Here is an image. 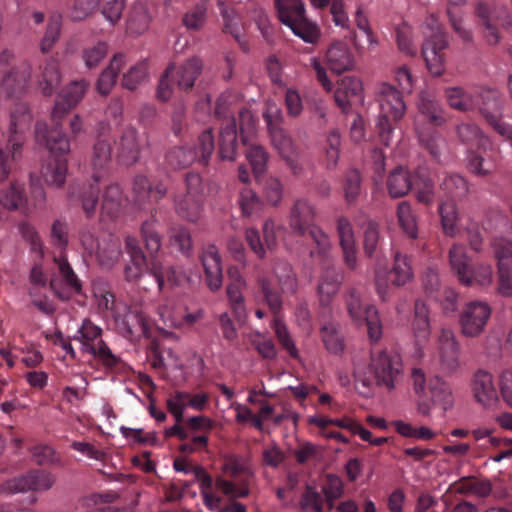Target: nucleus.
<instances>
[{"mask_svg":"<svg viewBox=\"0 0 512 512\" xmlns=\"http://www.w3.org/2000/svg\"><path fill=\"white\" fill-rule=\"evenodd\" d=\"M90 84L85 79L74 80L67 84L59 93L52 110V126L45 122H37L36 140L45 146L54 156L42 168V176L48 185L61 187L66 180L67 158L70 152V141L62 132L61 120L75 108L88 91Z\"/></svg>","mask_w":512,"mask_h":512,"instance_id":"obj_1","label":"nucleus"},{"mask_svg":"<svg viewBox=\"0 0 512 512\" xmlns=\"http://www.w3.org/2000/svg\"><path fill=\"white\" fill-rule=\"evenodd\" d=\"M395 79L401 92L388 83H382L378 90L380 114L376 127L380 141L385 146H389L392 139V122L400 120L406 111L402 93H410L413 87L412 75L406 67L397 69Z\"/></svg>","mask_w":512,"mask_h":512,"instance_id":"obj_2","label":"nucleus"},{"mask_svg":"<svg viewBox=\"0 0 512 512\" xmlns=\"http://www.w3.org/2000/svg\"><path fill=\"white\" fill-rule=\"evenodd\" d=\"M317 211L315 205L307 198H297L293 201L288 214V225L297 236H308L314 247L310 257L316 260H326L331 250L329 236L316 224Z\"/></svg>","mask_w":512,"mask_h":512,"instance_id":"obj_3","label":"nucleus"},{"mask_svg":"<svg viewBox=\"0 0 512 512\" xmlns=\"http://www.w3.org/2000/svg\"><path fill=\"white\" fill-rule=\"evenodd\" d=\"M105 127L101 128L98 139L93 146L91 167L93 170V183L84 185L77 193L81 207L87 218H91L95 212L99 200L98 184L106 177L111 164V143L105 138Z\"/></svg>","mask_w":512,"mask_h":512,"instance_id":"obj_4","label":"nucleus"},{"mask_svg":"<svg viewBox=\"0 0 512 512\" xmlns=\"http://www.w3.org/2000/svg\"><path fill=\"white\" fill-rule=\"evenodd\" d=\"M275 280L269 277L258 279V289L264 303L273 316L280 320L283 305V294H294L297 290V279L291 265L283 260L275 262L273 267Z\"/></svg>","mask_w":512,"mask_h":512,"instance_id":"obj_5","label":"nucleus"},{"mask_svg":"<svg viewBox=\"0 0 512 512\" xmlns=\"http://www.w3.org/2000/svg\"><path fill=\"white\" fill-rule=\"evenodd\" d=\"M32 114L24 102L15 104L10 114L9 135L5 148H0V181L8 179L14 160L21 154L26 140L25 133L31 127Z\"/></svg>","mask_w":512,"mask_h":512,"instance_id":"obj_6","label":"nucleus"},{"mask_svg":"<svg viewBox=\"0 0 512 512\" xmlns=\"http://www.w3.org/2000/svg\"><path fill=\"white\" fill-rule=\"evenodd\" d=\"M156 224L157 222L153 215L152 219L145 221L141 227L142 237L151 257L150 275L154 277L159 290H162L165 286H180L188 280L186 274L173 267H164L160 261L155 258V254L161 247V236L156 229Z\"/></svg>","mask_w":512,"mask_h":512,"instance_id":"obj_7","label":"nucleus"},{"mask_svg":"<svg viewBox=\"0 0 512 512\" xmlns=\"http://www.w3.org/2000/svg\"><path fill=\"white\" fill-rule=\"evenodd\" d=\"M185 190L173 197L176 214L189 222L196 223L202 216L206 192L203 178L195 172L184 177Z\"/></svg>","mask_w":512,"mask_h":512,"instance_id":"obj_8","label":"nucleus"},{"mask_svg":"<svg viewBox=\"0 0 512 512\" xmlns=\"http://www.w3.org/2000/svg\"><path fill=\"white\" fill-rule=\"evenodd\" d=\"M214 150V135L212 129L208 128L198 136L194 147L175 146L171 148L166 154L165 162L172 170L185 169L195 161L206 166Z\"/></svg>","mask_w":512,"mask_h":512,"instance_id":"obj_9","label":"nucleus"},{"mask_svg":"<svg viewBox=\"0 0 512 512\" xmlns=\"http://www.w3.org/2000/svg\"><path fill=\"white\" fill-rule=\"evenodd\" d=\"M275 6L281 23L288 26L296 36L306 43L318 42L320 29L306 18L302 0H275Z\"/></svg>","mask_w":512,"mask_h":512,"instance_id":"obj_10","label":"nucleus"},{"mask_svg":"<svg viewBox=\"0 0 512 512\" xmlns=\"http://www.w3.org/2000/svg\"><path fill=\"white\" fill-rule=\"evenodd\" d=\"M93 295L95 298L97 310L104 317H111L112 320H147V317L137 309L132 310L126 304L117 302L114 294L111 292L109 283L99 278L93 281Z\"/></svg>","mask_w":512,"mask_h":512,"instance_id":"obj_11","label":"nucleus"},{"mask_svg":"<svg viewBox=\"0 0 512 512\" xmlns=\"http://www.w3.org/2000/svg\"><path fill=\"white\" fill-rule=\"evenodd\" d=\"M369 371L377 386L392 390L402 373L401 357L393 351L371 348Z\"/></svg>","mask_w":512,"mask_h":512,"instance_id":"obj_12","label":"nucleus"},{"mask_svg":"<svg viewBox=\"0 0 512 512\" xmlns=\"http://www.w3.org/2000/svg\"><path fill=\"white\" fill-rule=\"evenodd\" d=\"M452 270L459 281L466 286H487L492 282L493 271L490 265L478 264L471 267L463 245L454 244L449 252Z\"/></svg>","mask_w":512,"mask_h":512,"instance_id":"obj_13","label":"nucleus"},{"mask_svg":"<svg viewBox=\"0 0 512 512\" xmlns=\"http://www.w3.org/2000/svg\"><path fill=\"white\" fill-rule=\"evenodd\" d=\"M83 249L94 255L98 264L105 269L112 268L122 255L120 240L112 234L95 238L88 229H82L79 234Z\"/></svg>","mask_w":512,"mask_h":512,"instance_id":"obj_14","label":"nucleus"},{"mask_svg":"<svg viewBox=\"0 0 512 512\" xmlns=\"http://www.w3.org/2000/svg\"><path fill=\"white\" fill-rule=\"evenodd\" d=\"M445 98L449 106L455 110L466 112L478 108L485 117L486 112L490 109L499 110L500 101L496 91H483L481 95H476L462 87H448L444 91Z\"/></svg>","mask_w":512,"mask_h":512,"instance_id":"obj_15","label":"nucleus"},{"mask_svg":"<svg viewBox=\"0 0 512 512\" xmlns=\"http://www.w3.org/2000/svg\"><path fill=\"white\" fill-rule=\"evenodd\" d=\"M56 270L52 272L49 287L54 295L62 301H67L82 293V281L74 272L65 254L54 257Z\"/></svg>","mask_w":512,"mask_h":512,"instance_id":"obj_16","label":"nucleus"},{"mask_svg":"<svg viewBox=\"0 0 512 512\" xmlns=\"http://www.w3.org/2000/svg\"><path fill=\"white\" fill-rule=\"evenodd\" d=\"M413 273L409 258L396 252L394 255V264L389 272L380 268L375 269V287L378 296L382 300L390 297V284L395 287L405 285L412 279Z\"/></svg>","mask_w":512,"mask_h":512,"instance_id":"obj_17","label":"nucleus"},{"mask_svg":"<svg viewBox=\"0 0 512 512\" xmlns=\"http://www.w3.org/2000/svg\"><path fill=\"white\" fill-rule=\"evenodd\" d=\"M13 55L9 51L0 54V93L7 97H19L26 89L30 78V69L26 64L11 67Z\"/></svg>","mask_w":512,"mask_h":512,"instance_id":"obj_18","label":"nucleus"},{"mask_svg":"<svg viewBox=\"0 0 512 512\" xmlns=\"http://www.w3.org/2000/svg\"><path fill=\"white\" fill-rule=\"evenodd\" d=\"M447 47V34L439 27L436 30L431 28V33L426 36L422 44V57L428 71L433 76H440L445 71V50Z\"/></svg>","mask_w":512,"mask_h":512,"instance_id":"obj_19","label":"nucleus"},{"mask_svg":"<svg viewBox=\"0 0 512 512\" xmlns=\"http://www.w3.org/2000/svg\"><path fill=\"white\" fill-rule=\"evenodd\" d=\"M476 14L483 26V34L489 45H496L500 41L498 26L509 29L511 20L507 9L499 10L491 8L483 2H479L476 6Z\"/></svg>","mask_w":512,"mask_h":512,"instance_id":"obj_20","label":"nucleus"},{"mask_svg":"<svg viewBox=\"0 0 512 512\" xmlns=\"http://www.w3.org/2000/svg\"><path fill=\"white\" fill-rule=\"evenodd\" d=\"M497 259L499 293L503 296L512 295V241L506 238H497L493 243Z\"/></svg>","mask_w":512,"mask_h":512,"instance_id":"obj_21","label":"nucleus"},{"mask_svg":"<svg viewBox=\"0 0 512 512\" xmlns=\"http://www.w3.org/2000/svg\"><path fill=\"white\" fill-rule=\"evenodd\" d=\"M281 227L272 218L265 220L263 224L264 244L261 241L259 231L255 228H248L245 231V239L250 249L259 257H265V248L272 250L277 245V232Z\"/></svg>","mask_w":512,"mask_h":512,"instance_id":"obj_22","label":"nucleus"},{"mask_svg":"<svg viewBox=\"0 0 512 512\" xmlns=\"http://www.w3.org/2000/svg\"><path fill=\"white\" fill-rule=\"evenodd\" d=\"M271 138V143L280 156L292 153L297 147L280 127L281 112L277 107H268L263 115Z\"/></svg>","mask_w":512,"mask_h":512,"instance_id":"obj_23","label":"nucleus"},{"mask_svg":"<svg viewBox=\"0 0 512 512\" xmlns=\"http://www.w3.org/2000/svg\"><path fill=\"white\" fill-rule=\"evenodd\" d=\"M167 187L162 182L152 183L144 175H136L132 183V193L135 203L143 206L158 202L167 194Z\"/></svg>","mask_w":512,"mask_h":512,"instance_id":"obj_24","label":"nucleus"},{"mask_svg":"<svg viewBox=\"0 0 512 512\" xmlns=\"http://www.w3.org/2000/svg\"><path fill=\"white\" fill-rule=\"evenodd\" d=\"M243 145L242 140L239 141L237 134V121L235 118L227 120L226 123H221L218 140V154L222 160L234 161L239 149L247 147Z\"/></svg>","mask_w":512,"mask_h":512,"instance_id":"obj_25","label":"nucleus"},{"mask_svg":"<svg viewBox=\"0 0 512 512\" xmlns=\"http://www.w3.org/2000/svg\"><path fill=\"white\" fill-rule=\"evenodd\" d=\"M326 265L318 284L320 305L328 307L333 297L337 294L342 283L343 276L339 269L330 266V254L326 260H319Z\"/></svg>","mask_w":512,"mask_h":512,"instance_id":"obj_26","label":"nucleus"},{"mask_svg":"<svg viewBox=\"0 0 512 512\" xmlns=\"http://www.w3.org/2000/svg\"><path fill=\"white\" fill-rule=\"evenodd\" d=\"M439 355L440 364L444 372L451 374L455 372L459 365V345L454 333L443 328L439 336Z\"/></svg>","mask_w":512,"mask_h":512,"instance_id":"obj_27","label":"nucleus"},{"mask_svg":"<svg viewBox=\"0 0 512 512\" xmlns=\"http://www.w3.org/2000/svg\"><path fill=\"white\" fill-rule=\"evenodd\" d=\"M201 263L204 268L208 287L212 291L218 290L222 286L223 274L221 257L215 245L209 244L204 247L201 255Z\"/></svg>","mask_w":512,"mask_h":512,"instance_id":"obj_28","label":"nucleus"},{"mask_svg":"<svg viewBox=\"0 0 512 512\" xmlns=\"http://www.w3.org/2000/svg\"><path fill=\"white\" fill-rule=\"evenodd\" d=\"M473 394L476 401L485 408H492L498 403L499 398L491 373L478 370L474 374Z\"/></svg>","mask_w":512,"mask_h":512,"instance_id":"obj_29","label":"nucleus"},{"mask_svg":"<svg viewBox=\"0 0 512 512\" xmlns=\"http://www.w3.org/2000/svg\"><path fill=\"white\" fill-rule=\"evenodd\" d=\"M126 250L130 256L131 264L126 265L124 274L129 282L137 281L144 273L150 274V263L144 256L136 238L128 236L125 239Z\"/></svg>","mask_w":512,"mask_h":512,"instance_id":"obj_30","label":"nucleus"},{"mask_svg":"<svg viewBox=\"0 0 512 512\" xmlns=\"http://www.w3.org/2000/svg\"><path fill=\"white\" fill-rule=\"evenodd\" d=\"M327 65L336 74L351 70L354 66L353 55L345 43H333L326 53Z\"/></svg>","mask_w":512,"mask_h":512,"instance_id":"obj_31","label":"nucleus"},{"mask_svg":"<svg viewBox=\"0 0 512 512\" xmlns=\"http://www.w3.org/2000/svg\"><path fill=\"white\" fill-rule=\"evenodd\" d=\"M416 132L420 145L436 160L440 159L446 148L445 138L435 129L420 124L416 121Z\"/></svg>","mask_w":512,"mask_h":512,"instance_id":"obj_32","label":"nucleus"},{"mask_svg":"<svg viewBox=\"0 0 512 512\" xmlns=\"http://www.w3.org/2000/svg\"><path fill=\"white\" fill-rule=\"evenodd\" d=\"M220 14L223 19V31L229 33L239 43L241 49L245 52L248 51V47L245 41L242 40V24L240 17L235 12L234 8L230 7L223 0L217 1Z\"/></svg>","mask_w":512,"mask_h":512,"instance_id":"obj_33","label":"nucleus"},{"mask_svg":"<svg viewBox=\"0 0 512 512\" xmlns=\"http://www.w3.org/2000/svg\"><path fill=\"white\" fill-rule=\"evenodd\" d=\"M27 204L24 184L12 181L0 188V205L8 211L21 210Z\"/></svg>","mask_w":512,"mask_h":512,"instance_id":"obj_34","label":"nucleus"},{"mask_svg":"<svg viewBox=\"0 0 512 512\" xmlns=\"http://www.w3.org/2000/svg\"><path fill=\"white\" fill-rule=\"evenodd\" d=\"M140 147L137 132L133 128L123 131L118 144V159L125 166L135 164L139 159Z\"/></svg>","mask_w":512,"mask_h":512,"instance_id":"obj_35","label":"nucleus"},{"mask_svg":"<svg viewBox=\"0 0 512 512\" xmlns=\"http://www.w3.org/2000/svg\"><path fill=\"white\" fill-rule=\"evenodd\" d=\"M202 71V61L193 57L180 67L174 65V79L179 90L188 91L193 88L195 80Z\"/></svg>","mask_w":512,"mask_h":512,"instance_id":"obj_36","label":"nucleus"},{"mask_svg":"<svg viewBox=\"0 0 512 512\" xmlns=\"http://www.w3.org/2000/svg\"><path fill=\"white\" fill-rule=\"evenodd\" d=\"M123 205V192L117 183L108 185L102 195L101 218L103 220L116 219Z\"/></svg>","mask_w":512,"mask_h":512,"instance_id":"obj_37","label":"nucleus"},{"mask_svg":"<svg viewBox=\"0 0 512 512\" xmlns=\"http://www.w3.org/2000/svg\"><path fill=\"white\" fill-rule=\"evenodd\" d=\"M347 309L353 320H377L378 311L367 299H363L356 290H351L347 298Z\"/></svg>","mask_w":512,"mask_h":512,"instance_id":"obj_38","label":"nucleus"},{"mask_svg":"<svg viewBox=\"0 0 512 512\" xmlns=\"http://www.w3.org/2000/svg\"><path fill=\"white\" fill-rule=\"evenodd\" d=\"M413 183L411 173L401 166L391 171L386 181L388 193L392 198L405 196L411 190Z\"/></svg>","mask_w":512,"mask_h":512,"instance_id":"obj_39","label":"nucleus"},{"mask_svg":"<svg viewBox=\"0 0 512 512\" xmlns=\"http://www.w3.org/2000/svg\"><path fill=\"white\" fill-rule=\"evenodd\" d=\"M30 281L33 286L30 290V295L33 297L32 302L34 306L37 307L46 315H50L55 310L53 303L49 301L46 297L39 298L36 296V289L46 288L47 286V278L44 274L41 265L35 264L32 267L30 272Z\"/></svg>","mask_w":512,"mask_h":512,"instance_id":"obj_40","label":"nucleus"},{"mask_svg":"<svg viewBox=\"0 0 512 512\" xmlns=\"http://www.w3.org/2000/svg\"><path fill=\"white\" fill-rule=\"evenodd\" d=\"M39 69V87L43 95L51 96L58 89L61 82V73L58 63L53 59L47 60Z\"/></svg>","mask_w":512,"mask_h":512,"instance_id":"obj_41","label":"nucleus"},{"mask_svg":"<svg viewBox=\"0 0 512 512\" xmlns=\"http://www.w3.org/2000/svg\"><path fill=\"white\" fill-rule=\"evenodd\" d=\"M124 66V55L116 54L110 61L109 66L102 71L97 83L96 89L99 94L106 96L110 93L116 83L118 73Z\"/></svg>","mask_w":512,"mask_h":512,"instance_id":"obj_42","label":"nucleus"},{"mask_svg":"<svg viewBox=\"0 0 512 512\" xmlns=\"http://www.w3.org/2000/svg\"><path fill=\"white\" fill-rule=\"evenodd\" d=\"M150 15L146 7L142 3H135L127 17L126 31L127 33L139 36L145 33L149 27Z\"/></svg>","mask_w":512,"mask_h":512,"instance_id":"obj_43","label":"nucleus"},{"mask_svg":"<svg viewBox=\"0 0 512 512\" xmlns=\"http://www.w3.org/2000/svg\"><path fill=\"white\" fill-rule=\"evenodd\" d=\"M456 133L459 141L469 148L478 147L485 148L489 144L488 138H486L479 127L470 122H463L456 128Z\"/></svg>","mask_w":512,"mask_h":512,"instance_id":"obj_44","label":"nucleus"},{"mask_svg":"<svg viewBox=\"0 0 512 512\" xmlns=\"http://www.w3.org/2000/svg\"><path fill=\"white\" fill-rule=\"evenodd\" d=\"M431 400L434 405L447 411L453 406L454 400L450 386L440 377H434L429 382Z\"/></svg>","mask_w":512,"mask_h":512,"instance_id":"obj_45","label":"nucleus"},{"mask_svg":"<svg viewBox=\"0 0 512 512\" xmlns=\"http://www.w3.org/2000/svg\"><path fill=\"white\" fill-rule=\"evenodd\" d=\"M245 285V280H234L228 284L226 289L236 320H243L247 317L244 298L242 295V289Z\"/></svg>","mask_w":512,"mask_h":512,"instance_id":"obj_46","label":"nucleus"},{"mask_svg":"<svg viewBox=\"0 0 512 512\" xmlns=\"http://www.w3.org/2000/svg\"><path fill=\"white\" fill-rule=\"evenodd\" d=\"M441 225L445 235L454 237L458 232V211L454 200H447L439 205Z\"/></svg>","mask_w":512,"mask_h":512,"instance_id":"obj_47","label":"nucleus"},{"mask_svg":"<svg viewBox=\"0 0 512 512\" xmlns=\"http://www.w3.org/2000/svg\"><path fill=\"white\" fill-rule=\"evenodd\" d=\"M419 113L425 117L432 126H441L446 118L439 102L422 96L418 104Z\"/></svg>","mask_w":512,"mask_h":512,"instance_id":"obj_48","label":"nucleus"},{"mask_svg":"<svg viewBox=\"0 0 512 512\" xmlns=\"http://www.w3.org/2000/svg\"><path fill=\"white\" fill-rule=\"evenodd\" d=\"M441 189L451 197L450 200L462 199L469 192L466 179L459 174H447L441 185Z\"/></svg>","mask_w":512,"mask_h":512,"instance_id":"obj_49","label":"nucleus"},{"mask_svg":"<svg viewBox=\"0 0 512 512\" xmlns=\"http://www.w3.org/2000/svg\"><path fill=\"white\" fill-rule=\"evenodd\" d=\"M413 185L419 203L429 206L434 202V184L424 171L416 173Z\"/></svg>","mask_w":512,"mask_h":512,"instance_id":"obj_50","label":"nucleus"},{"mask_svg":"<svg viewBox=\"0 0 512 512\" xmlns=\"http://www.w3.org/2000/svg\"><path fill=\"white\" fill-rule=\"evenodd\" d=\"M322 341L326 349L333 354H341L344 350V340L335 322H327L321 327Z\"/></svg>","mask_w":512,"mask_h":512,"instance_id":"obj_51","label":"nucleus"},{"mask_svg":"<svg viewBox=\"0 0 512 512\" xmlns=\"http://www.w3.org/2000/svg\"><path fill=\"white\" fill-rule=\"evenodd\" d=\"M238 202L244 216L258 215L264 206L258 194L248 187L240 190Z\"/></svg>","mask_w":512,"mask_h":512,"instance_id":"obj_52","label":"nucleus"},{"mask_svg":"<svg viewBox=\"0 0 512 512\" xmlns=\"http://www.w3.org/2000/svg\"><path fill=\"white\" fill-rule=\"evenodd\" d=\"M147 76L148 62L142 60L123 74L121 85L123 88L133 91L146 80Z\"/></svg>","mask_w":512,"mask_h":512,"instance_id":"obj_53","label":"nucleus"},{"mask_svg":"<svg viewBox=\"0 0 512 512\" xmlns=\"http://www.w3.org/2000/svg\"><path fill=\"white\" fill-rule=\"evenodd\" d=\"M398 222L404 233L412 239H415L418 234L416 219L412 213L411 205L403 201L397 207Z\"/></svg>","mask_w":512,"mask_h":512,"instance_id":"obj_54","label":"nucleus"},{"mask_svg":"<svg viewBox=\"0 0 512 512\" xmlns=\"http://www.w3.org/2000/svg\"><path fill=\"white\" fill-rule=\"evenodd\" d=\"M361 175L358 170L350 169L343 180L344 198L347 204L357 201L361 193Z\"/></svg>","mask_w":512,"mask_h":512,"instance_id":"obj_55","label":"nucleus"},{"mask_svg":"<svg viewBox=\"0 0 512 512\" xmlns=\"http://www.w3.org/2000/svg\"><path fill=\"white\" fill-rule=\"evenodd\" d=\"M245 153L255 175H261L266 171L268 153L264 147L248 143Z\"/></svg>","mask_w":512,"mask_h":512,"instance_id":"obj_56","label":"nucleus"},{"mask_svg":"<svg viewBox=\"0 0 512 512\" xmlns=\"http://www.w3.org/2000/svg\"><path fill=\"white\" fill-rule=\"evenodd\" d=\"M207 0H200L196 5L185 13L183 24L187 29L199 30L206 21Z\"/></svg>","mask_w":512,"mask_h":512,"instance_id":"obj_57","label":"nucleus"},{"mask_svg":"<svg viewBox=\"0 0 512 512\" xmlns=\"http://www.w3.org/2000/svg\"><path fill=\"white\" fill-rule=\"evenodd\" d=\"M108 45L99 41L94 45L87 46L82 50V59L88 69L96 68L100 62L106 57Z\"/></svg>","mask_w":512,"mask_h":512,"instance_id":"obj_58","label":"nucleus"},{"mask_svg":"<svg viewBox=\"0 0 512 512\" xmlns=\"http://www.w3.org/2000/svg\"><path fill=\"white\" fill-rule=\"evenodd\" d=\"M101 333L102 329L94 325L93 322H83L72 338L82 344V350L85 352L86 346H92L101 339Z\"/></svg>","mask_w":512,"mask_h":512,"instance_id":"obj_59","label":"nucleus"},{"mask_svg":"<svg viewBox=\"0 0 512 512\" xmlns=\"http://www.w3.org/2000/svg\"><path fill=\"white\" fill-rule=\"evenodd\" d=\"M61 30V16L53 15L49 18L45 34L40 43L42 53H47L58 40Z\"/></svg>","mask_w":512,"mask_h":512,"instance_id":"obj_60","label":"nucleus"},{"mask_svg":"<svg viewBox=\"0 0 512 512\" xmlns=\"http://www.w3.org/2000/svg\"><path fill=\"white\" fill-rule=\"evenodd\" d=\"M380 240L379 227L374 221H369L364 230V252L369 258L378 257L377 249Z\"/></svg>","mask_w":512,"mask_h":512,"instance_id":"obj_61","label":"nucleus"},{"mask_svg":"<svg viewBox=\"0 0 512 512\" xmlns=\"http://www.w3.org/2000/svg\"><path fill=\"white\" fill-rule=\"evenodd\" d=\"M176 82L174 79V64H170L159 80L157 87V98L163 102L168 101L174 92Z\"/></svg>","mask_w":512,"mask_h":512,"instance_id":"obj_62","label":"nucleus"},{"mask_svg":"<svg viewBox=\"0 0 512 512\" xmlns=\"http://www.w3.org/2000/svg\"><path fill=\"white\" fill-rule=\"evenodd\" d=\"M323 497L314 486L306 485L300 500L302 510H312L313 512L323 511Z\"/></svg>","mask_w":512,"mask_h":512,"instance_id":"obj_63","label":"nucleus"},{"mask_svg":"<svg viewBox=\"0 0 512 512\" xmlns=\"http://www.w3.org/2000/svg\"><path fill=\"white\" fill-rule=\"evenodd\" d=\"M468 168L470 172L478 176H487L494 170V163L492 160L487 159L476 152L468 154Z\"/></svg>","mask_w":512,"mask_h":512,"instance_id":"obj_64","label":"nucleus"}]
</instances>
